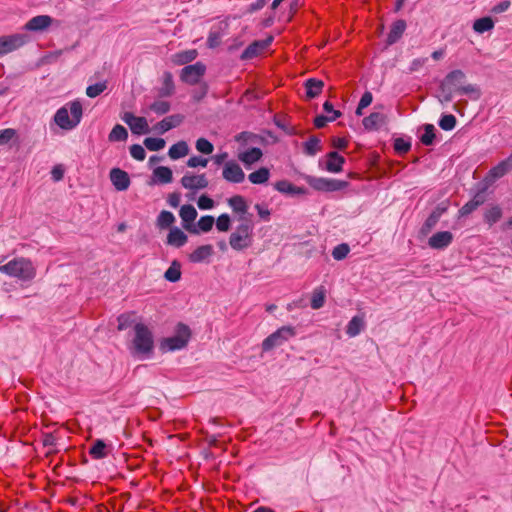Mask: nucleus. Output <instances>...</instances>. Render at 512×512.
Returning a JSON list of instances; mask_svg holds the SVG:
<instances>
[{
  "label": "nucleus",
  "instance_id": "nucleus-1",
  "mask_svg": "<svg viewBox=\"0 0 512 512\" xmlns=\"http://www.w3.org/2000/svg\"><path fill=\"white\" fill-rule=\"evenodd\" d=\"M154 349V337L151 330L143 323L134 325V337L130 352L140 359L148 358Z\"/></svg>",
  "mask_w": 512,
  "mask_h": 512
},
{
  "label": "nucleus",
  "instance_id": "nucleus-2",
  "mask_svg": "<svg viewBox=\"0 0 512 512\" xmlns=\"http://www.w3.org/2000/svg\"><path fill=\"white\" fill-rule=\"evenodd\" d=\"M0 272L24 282L32 281L36 276L32 261L24 257L14 258L5 265H0Z\"/></svg>",
  "mask_w": 512,
  "mask_h": 512
},
{
  "label": "nucleus",
  "instance_id": "nucleus-3",
  "mask_svg": "<svg viewBox=\"0 0 512 512\" xmlns=\"http://www.w3.org/2000/svg\"><path fill=\"white\" fill-rule=\"evenodd\" d=\"M82 114V104L75 100L59 108L54 115V121L60 128L72 130L80 123Z\"/></svg>",
  "mask_w": 512,
  "mask_h": 512
},
{
  "label": "nucleus",
  "instance_id": "nucleus-4",
  "mask_svg": "<svg viewBox=\"0 0 512 512\" xmlns=\"http://www.w3.org/2000/svg\"><path fill=\"white\" fill-rule=\"evenodd\" d=\"M253 240V226L249 222L241 223L235 232L230 235L229 244L237 251L244 250L251 246Z\"/></svg>",
  "mask_w": 512,
  "mask_h": 512
},
{
  "label": "nucleus",
  "instance_id": "nucleus-5",
  "mask_svg": "<svg viewBox=\"0 0 512 512\" xmlns=\"http://www.w3.org/2000/svg\"><path fill=\"white\" fill-rule=\"evenodd\" d=\"M296 335V329L293 326H282L275 332L265 338L261 344L263 352H268L275 347H279Z\"/></svg>",
  "mask_w": 512,
  "mask_h": 512
},
{
  "label": "nucleus",
  "instance_id": "nucleus-6",
  "mask_svg": "<svg viewBox=\"0 0 512 512\" xmlns=\"http://www.w3.org/2000/svg\"><path fill=\"white\" fill-rule=\"evenodd\" d=\"M466 79L465 73L460 69L449 72L440 83V89L444 94V101L450 102L453 99V93L462 85Z\"/></svg>",
  "mask_w": 512,
  "mask_h": 512
},
{
  "label": "nucleus",
  "instance_id": "nucleus-7",
  "mask_svg": "<svg viewBox=\"0 0 512 512\" xmlns=\"http://www.w3.org/2000/svg\"><path fill=\"white\" fill-rule=\"evenodd\" d=\"M190 337V328L183 323H179L175 335L163 340L162 348L168 351L180 350L188 344Z\"/></svg>",
  "mask_w": 512,
  "mask_h": 512
},
{
  "label": "nucleus",
  "instance_id": "nucleus-8",
  "mask_svg": "<svg viewBox=\"0 0 512 512\" xmlns=\"http://www.w3.org/2000/svg\"><path fill=\"white\" fill-rule=\"evenodd\" d=\"M305 180L313 189L324 192L339 191L348 186L347 181L323 177L306 176Z\"/></svg>",
  "mask_w": 512,
  "mask_h": 512
},
{
  "label": "nucleus",
  "instance_id": "nucleus-9",
  "mask_svg": "<svg viewBox=\"0 0 512 512\" xmlns=\"http://www.w3.org/2000/svg\"><path fill=\"white\" fill-rule=\"evenodd\" d=\"M206 72V66L202 62H196L182 68L180 80L189 85L198 84Z\"/></svg>",
  "mask_w": 512,
  "mask_h": 512
},
{
  "label": "nucleus",
  "instance_id": "nucleus-10",
  "mask_svg": "<svg viewBox=\"0 0 512 512\" xmlns=\"http://www.w3.org/2000/svg\"><path fill=\"white\" fill-rule=\"evenodd\" d=\"M28 41L26 34H13L0 37V56L22 47Z\"/></svg>",
  "mask_w": 512,
  "mask_h": 512
},
{
  "label": "nucleus",
  "instance_id": "nucleus-11",
  "mask_svg": "<svg viewBox=\"0 0 512 512\" xmlns=\"http://www.w3.org/2000/svg\"><path fill=\"white\" fill-rule=\"evenodd\" d=\"M222 177L227 182L238 184L244 181L245 173L237 162L230 160L223 166Z\"/></svg>",
  "mask_w": 512,
  "mask_h": 512
},
{
  "label": "nucleus",
  "instance_id": "nucleus-12",
  "mask_svg": "<svg viewBox=\"0 0 512 512\" xmlns=\"http://www.w3.org/2000/svg\"><path fill=\"white\" fill-rule=\"evenodd\" d=\"M512 170V153L504 160L500 161L496 166L492 167L487 176L486 180L494 182L497 179L502 178Z\"/></svg>",
  "mask_w": 512,
  "mask_h": 512
},
{
  "label": "nucleus",
  "instance_id": "nucleus-13",
  "mask_svg": "<svg viewBox=\"0 0 512 512\" xmlns=\"http://www.w3.org/2000/svg\"><path fill=\"white\" fill-rule=\"evenodd\" d=\"M110 180L117 191L127 190L131 183L129 174L120 168L110 170Z\"/></svg>",
  "mask_w": 512,
  "mask_h": 512
},
{
  "label": "nucleus",
  "instance_id": "nucleus-14",
  "mask_svg": "<svg viewBox=\"0 0 512 512\" xmlns=\"http://www.w3.org/2000/svg\"><path fill=\"white\" fill-rule=\"evenodd\" d=\"M453 238V234L450 231H440L429 238L428 245L432 249L442 250L452 243Z\"/></svg>",
  "mask_w": 512,
  "mask_h": 512
},
{
  "label": "nucleus",
  "instance_id": "nucleus-15",
  "mask_svg": "<svg viewBox=\"0 0 512 512\" xmlns=\"http://www.w3.org/2000/svg\"><path fill=\"white\" fill-rule=\"evenodd\" d=\"M208 180L205 174L201 175H184L181 179V185L189 190H200L208 186Z\"/></svg>",
  "mask_w": 512,
  "mask_h": 512
},
{
  "label": "nucleus",
  "instance_id": "nucleus-16",
  "mask_svg": "<svg viewBox=\"0 0 512 512\" xmlns=\"http://www.w3.org/2000/svg\"><path fill=\"white\" fill-rule=\"evenodd\" d=\"M179 215L183 221V227L192 233H197L196 228L191 226L192 222L197 217V211L195 207L190 204L183 205L180 208Z\"/></svg>",
  "mask_w": 512,
  "mask_h": 512
},
{
  "label": "nucleus",
  "instance_id": "nucleus-17",
  "mask_svg": "<svg viewBox=\"0 0 512 512\" xmlns=\"http://www.w3.org/2000/svg\"><path fill=\"white\" fill-rule=\"evenodd\" d=\"M407 24L403 19L396 20L392 23L390 31L387 35V45H393L400 40L406 30Z\"/></svg>",
  "mask_w": 512,
  "mask_h": 512
},
{
  "label": "nucleus",
  "instance_id": "nucleus-18",
  "mask_svg": "<svg viewBox=\"0 0 512 512\" xmlns=\"http://www.w3.org/2000/svg\"><path fill=\"white\" fill-rule=\"evenodd\" d=\"M183 119L184 117L180 114L167 116L156 124L155 130H157L161 134H164L167 131L179 126L182 123Z\"/></svg>",
  "mask_w": 512,
  "mask_h": 512
},
{
  "label": "nucleus",
  "instance_id": "nucleus-19",
  "mask_svg": "<svg viewBox=\"0 0 512 512\" xmlns=\"http://www.w3.org/2000/svg\"><path fill=\"white\" fill-rule=\"evenodd\" d=\"M273 38L269 37L263 41H254L250 45L246 47V49L242 52V59H252L259 55V53L265 49L272 42Z\"/></svg>",
  "mask_w": 512,
  "mask_h": 512
},
{
  "label": "nucleus",
  "instance_id": "nucleus-20",
  "mask_svg": "<svg viewBox=\"0 0 512 512\" xmlns=\"http://www.w3.org/2000/svg\"><path fill=\"white\" fill-rule=\"evenodd\" d=\"M52 23V18L48 15H38L31 18L24 26L28 31H42L48 28Z\"/></svg>",
  "mask_w": 512,
  "mask_h": 512
},
{
  "label": "nucleus",
  "instance_id": "nucleus-21",
  "mask_svg": "<svg viewBox=\"0 0 512 512\" xmlns=\"http://www.w3.org/2000/svg\"><path fill=\"white\" fill-rule=\"evenodd\" d=\"M446 212V207L437 206L427 217L421 227V233L427 235L438 223L440 217Z\"/></svg>",
  "mask_w": 512,
  "mask_h": 512
},
{
  "label": "nucleus",
  "instance_id": "nucleus-22",
  "mask_svg": "<svg viewBox=\"0 0 512 512\" xmlns=\"http://www.w3.org/2000/svg\"><path fill=\"white\" fill-rule=\"evenodd\" d=\"M386 122L387 116L379 112H373L362 120V124L367 130H378Z\"/></svg>",
  "mask_w": 512,
  "mask_h": 512
},
{
  "label": "nucleus",
  "instance_id": "nucleus-23",
  "mask_svg": "<svg viewBox=\"0 0 512 512\" xmlns=\"http://www.w3.org/2000/svg\"><path fill=\"white\" fill-rule=\"evenodd\" d=\"M326 158L325 168L327 171L331 173H338L342 171V166L345 163V158L343 156L336 151H332L326 155Z\"/></svg>",
  "mask_w": 512,
  "mask_h": 512
},
{
  "label": "nucleus",
  "instance_id": "nucleus-24",
  "mask_svg": "<svg viewBox=\"0 0 512 512\" xmlns=\"http://www.w3.org/2000/svg\"><path fill=\"white\" fill-rule=\"evenodd\" d=\"M214 253L213 246L210 244L197 247L190 255L189 260L192 263H201L207 261Z\"/></svg>",
  "mask_w": 512,
  "mask_h": 512
},
{
  "label": "nucleus",
  "instance_id": "nucleus-25",
  "mask_svg": "<svg viewBox=\"0 0 512 512\" xmlns=\"http://www.w3.org/2000/svg\"><path fill=\"white\" fill-rule=\"evenodd\" d=\"M263 156L262 150L258 147H252L238 155V159L245 165L250 166L258 162Z\"/></svg>",
  "mask_w": 512,
  "mask_h": 512
},
{
  "label": "nucleus",
  "instance_id": "nucleus-26",
  "mask_svg": "<svg viewBox=\"0 0 512 512\" xmlns=\"http://www.w3.org/2000/svg\"><path fill=\"white\" fill-rule=\"evenodd\" d=\"M485 202V196L482 193H477L475 196L464 204L459 209V216L465 217L475 211L479 206H481Z\"/></svg>",
  "mask_w": 512,
  "mask_h": 512
},
{
  "label": "nucleus",
  "instance_id": "nucleus-27",
  "mask_svg": "<svg viewBox=\"0 0 512 512\" xmlns=\"http://www.w3.org/2000/svg\"><path fill=\"white\" fill-rule=\"evenodd\" d=\"M187 235L178 227L171 228L167 236V244L180 248L187 243Z\"/></svg>",
  "mask_w": 512,
  "mask_h": 512
},
{
  "label": "nucleus",
  "instance_id": "nucleus-28",
  "mask_svg": "<svg viewBox=\"0 0 512 512\" xmlns=\"http://www.w3.org/2000/svg\"><path fill=\"white\" fill-rule=\"evenodd\" d=\"M306 89V97L309 99H313L317 97L324 87V83L322 80L316 78H309L304 83Z\"/></svg>",
  "mask_w": 512,
  "mask_h": 512
},
{
  "label": "nucleus",
  "instance_id": "nucleus-29",
  "mask_svg": "<svg viewBox=\"0 0 512 512\" xmlns=\"http://www.w3.org/2000/svg\"><path fill=\"white\" fill-rule=\"evenodd\" d=\"M174 91H175V85H174L173 75L171 72L166 71L163 74L162 86L160 87L159 92H158L159 96L169 97V96L173 95Z\"/></svg>",
  "mask_w": 512,
  "mask_h": 512
},
{
  "label": "nucleus",
  "instance_id": "nucleus-30",
  "mask_svg": "<svg viewBox=\"0 0 512 512\" xmlns=\"http://www.w3.org/2000/svg\"><path fill=\"white\" fill-rule=\"evenodd\" d=\"M197 55L196 49L181 51L172 56V61L176 65H185L195 60Z\"/></svg>",
  "mask_w": 512,
  "mask_h": 512
},
{
  "label": "nucleus",
  "instance_id": "nucleus-31",
  "mask_svg": "<svg viewBox=\"0 0 512 512\" xmlns=\"http://www.w3.org/2000/svg\"><path fill=\"white\" fill-rule=\"evenodd\" d=\"M325 298H326V289L324 286H318L313 290L312 297H311V308L318 310L322 308L325 304Z\"/></svg>",
  "mask_w": 512,
  "mask_h": 512
},
{
  "label": "nucleus",
  "instance_id": "nucleus-32",
  "mask_svg": "<svg viewBox=\"0 0 512 512\" xmlns=\"http://www.w3.org/2000/svg\"><path fill=\"white\" fill-rule=\"evenodd\" d=\"M365 326L364 319L360 316H354L346 327V333L349 337H355L363 330Z\"/></svg>",
  "mask_w": 512,
  "mask_h": 512
},
{
  "label": "nucleus",
  "instance_id": "nucleus-33",
  "mask_svg": "<svg viewBox=\"0 0 512 512\" xmlns=\"http://www.w3.org/2000/svg\"><path fill=\"white\" fill-rule=\"evenodd\" d=\"M321 141L317 136H311L306 142L303 143L304 153L308 156H314L321 151Z\"/></svg>",
  "mask_w": 512,
  "mask_h": 512
},
{
  "label": "nucleus",
  "instance_id": "nucleus-34",
  "mask_svg": "<svg viewBox=\"0 0 512 512\" xmlns=\"http://www.w3.org/2000/svg\"><path fill=\"white\" fill-rule=\"evenodd\" d=\"M189 152L188 145L185 141L177 142L176 144H173L169 151L168 155L171 159L176 160L179 158H182L186 156Z\"/></svg>",
  "mask_w": 512,
  "mask_h": 512
},
{
  "label": "nucleus",
  "instance_id": "nucleus-35",
  "mask_svg": "<svg viewBox=\"0 0 512 512\" xmlns=\"http://www.w3.org/2000/svg\"><path fill=\"white\" fill-rule=\"evenodd\" d=\"M269 178L270 171L266 167H261L248 175V179L252 184H264Z\"/></svg>",
  "mask_w": 512,
  "mask_h": 512
},
{
  "label": "nucleus",
  "instance_id": "nucleus-36",
  "mask_svg": "<svg viewBox=\"0 0 512 512\" xmlns=\"http://www.w3.org/2000/svg\"><path fill=\"white\" fill-rule=\"evenodd\" d=\"M153 175L156 178L157 182L161 184H167L172 182L173 174L172 170L166 166H159L154 169Z\"/></svg>",
  "mask_w": 512,
  "mask_h": 512
},
{
  "label": "nucleus",
  "instance_id": "nucleus-37",
  "mask_svg": "<svg viewBox=\"0 0 512 512\" xmlns=\"http://www.w3.org/2000/svg\"><path fill=\"white\" fill-rule=\"evenodd\" d=\"M503 212L500 206L494 205L484 213V221L492 226L502 218Z\"/></svg>",
  "mask_w": 512,
  "mask_h": 512
},
{
  "label": "nucleus",
  "instance_id": "nucleus-38",
  "mask_svg": "<svg viewBox=\"0 0 512 512\" xmlns=\"http://www.w3.org/2000/svg\"><path fill=\"white\" fill-rule=\"evenodd\" d=\"M164 278L172 283H175L181 278V264L174 260L170 267L165 271Z\"/></svg>",
  "mask_w": 512,
  "mask_h": 512
},
{
  "label": "nucleus",
  "instance_id": "nucleus-39",
  "mask_svg": "<svg viewBox=\"0 0 512 512\" xmlns=\"http://www.w3.org/2000/svg\"><path fill=\"white\" fill-rule=\"evenodd\" d=\"M93 459H103L107 456V445L102 440H96L89 450Z\"/></svg>",
  "mask_w": 512,
  "mask_h": 512
},
{
  "label": "nucleus",
  "instance_id": "nucleus-40",
  "mask_svg": "<svg viewBox=\"0 0 512 512\" xmlns=\"http://www.w3.org/2000/svg\"><path fill=\"white\" fill-rule=\"evenodd\" d=\"M228 205L236 213L245 214L247 212V204L243 196L235 195L228 199Z\"/></svg>",
  "mask_w": 512,
  "mask_h": 512
},
{
  "label": "nucleus",
  "instance_id": "nucleus-41",
  "mask_svg": "<svg viewBox=\"0 0 512 512\" xmlns=\"http://www.w3.org/2000/svg\"><path fill=\"white\" fill-rule=\"evenodd\" d=\"M128 138L126 128L120 124H116L109 133L108 139L110 142L125 141Z\"/></svg>",
  "mask_w": 512,
  "mask_h": 512
},
{
  "label": "nucleus",
  "instance_id": "nucleus-42",
  "mask_svg": "<svg viewBox=\"0 0 512 512\" xmlns=\"http://www.w3.org/2000/svg\"><path fill=\"white\" fill-rule=\"evenodd\" d=\"M494 27V22L490 17H482L477 19L473 24V29L477 33L490 31Z\"/></svg>",
  "mask_w": 512,
  "mask_h": 512
},
{
  "label": "nucleus",
  "instance_id": "nucleus-43",
  "mask_svg": "<svg viewBox=\"0 0 512 512\" xmlns=\"http://www.w3.org/2000/svg\"><path fill=\"white\" fill-rule=\"evenodd\" d=\"M423 129H424V133L420 137V140L424 145L430 146L434 143V140L436 137V134H435L436 129L433 124H425L423 126Z\"/></svg>",
  "mask_w": 512,
  "mask_h": 512
},
{
  "label": "nucleus",
  "instance_id": "nucleus-44",
  "mask_svg": "<svg viewBox=\"0 0 512 512\" xmlns=\"http://www.w3.org/2000/svg\"><path fill=\"white\" fill-rule=\"evenodd\" d=\"M175 221V217L172 212L163 210L157 217V225L161 229L170 227Z\"/></svg>",
  "mask_w": 512,
  "mask_h": 512
},
{
  "label": "nucleus",
  "instance_id": "nucleus-45",
  "mask_svg": "<svg viewBox=\"0 0 512 512\" xmlns=\"http://www.w3.org/2000/svg\"><path fill=\"white\" fill-rule=\"evenodd\" d=\"M130 129L134 134H146L149 132V126L146 118L138 117L130 125Z\"/></svg>",
  "mask_w": 512,
  "mask_h": 512
},
{
  "label": "nucleus",
  "instance_id": "nucleus-46",
  "mask_svg": "<svg viewBox=\"0 0 512 512\" xmlns=\"http://www.w3.org/2000/svg\"><path fill=\"white\" fill-rule=\"evenodd\" d=\"M145 147L150 151H159L165 147L163 138L148 137L144 140Z\"/></svg>",
  "mask_w": 512,
  "mask_h": 512
},
{
  "label": "nucleus",
  "instance_id": "nucleus-47",
  "mask_svg": "<svg viewBox=\"0 0 512 512\" xmlns=\"http://www.w3.org/2000/svg\"><path fill=\"white\" fill-rule=\"evenodd\" d=\"M457 123L456 117L452 114H444L439 120V126L445 131H451L455 128Z\"/></svg>",
  "mask_w": 512,
  "mask_h": 512
},
{
  "label": "nucleus",
  "instance_id": "nucleus-48",
  "mask_svg": "<svg viewBox=\"0 0 512 512\" xmlns=\"http://www.w3.org/2000/svg\"><path fill=\"white\" fill-rule=\"evenodd\" d=\"M171 105L168 101L158 100L150 105V110L157 115H164L170 111Z\"/></svg>",
  "mask_w": 512,
  "mask_h": 512
},
{
  "label": "nucleus",
  "instance_id": "nucleus-49",
  "mask_svg": "<svg viewBox=\"0 0 512 512\" xmlns=\"http://www.w3.org/2000/svg\"><path fill=\"white\" fill-rule=\"evenodd\" d=\"M341 115V112H334V115L329 116L318 115L314 119V125L318 129L323 128L328 122L335 121Z\"/></svg>",
  "mask_w": 512,
  "mask_h": 512
},
{
  "label": "nucleus",
  "instance_id": "nucleus-50",
  "mask_svg": "<svg viewBox=\"0 0 512 512\" xmlns=\"http://www.w3.org/2000/svg\"><path fill=\"white\" fill-rule=\"evenodd\" d=\"M107 88L106 82H98L86 88V94L90 98L99 96Z\"/></svg>",
  "mask_w": 512,
  "mask_h": 512
},
{
  "label": "nucleus",
  "instance_id": "nucleus-51",
  "mask_svg": "<svg viewBox=\"0 0 512 512\" xmlns=\"http://www.w3.org/2000/svg\"><path fill=\"white\" fill-rule=\"evenodd\" d=\"M350 252L349 245L346 243H342L334 247L332 250V256L335 260H343L347 257Z\"/></svg>",
  "mask_w": 512,
  "mask_h": 512
},
{
  "label": "nucleus",
  "instance_id": "nucleus-52",
  "mask_svg": "<svg viewBox=\"0 0 512 512\" xmlns=\"http://www.w3.org/2000/svg\"><path fill=\"white\" fill-rule=\"evenodd\" d=\"M133 314L132 313H124L118 316L117 322H118V330L122 331L127 329L132 325L134 320L132 319Z\"/></svg>",
  "mask_w": 512,
  "mask_h": 512
},
{
  "label": "nucleus",
  "instance_id": "nucleus-53",
  "mask_svg": "<svg viewBox=\"0 0 512 512\" xmlns=\"http://www.w3.org/2000/svg\"><path fill=\"white\" fill-rule=\"evenodd\" d=\"M196 149L204 154H211L214 150L213 144L205 138H199L196 141Z\"/></svg>",
  "mask_w": 512,
  "mask_h": 512
},
{
  "label": "nucleus",
  "instance_id": "nucleus-54",
  "mask_svg": "<svg viewBox=\"0 0 512 512\" xmlns=\"http://www.w3.org/2000/svg\"><path fill=\"white\" fill-rule=\"evenodd\" d=\"M214 222H215V220H214L213 216L206 215V216H202L198 220L197 225L202 232H208L212 229Z\"/></svg>",
  "mask_w": 512,
  "mask_h": 512
},
{
  "label": "nucleus",
  "instance_id": "nucleus-55",
  "mask_svg": "<svg viewBox=\"0 0 512 512\" xmlns=\"http://www.w3.org/2000/svg\"><path fill=\"white\" fill-rule=\"evenodd\" d=\"M17 137V132L13 128L0 130V145L8 144L12 139Z\"/></svg>",
  "mask_w": 512,
  "mask_h": 512
},
{
  "label": "nucleus",
  "instance_id": "nucleus-56",
  "mask_svg": "<svg viewBox=\"0 0 512 512\" xmlns=\"http://www.w3.org/2000/svg\"><path fill=\"white\" fill-rule=\"evenodd\" d=\"M231 225V220L228 214H221L216 221V228L221 232H226L229 230Z\"/></svg>",
  "mask_w": 512,
  "mask_h": 512
},
{
  "label": "nucleus",
  "instance_id": "nucleus-57",
  "mask_svg": "<svg viewBox=\"0 0 512 512\" xmlns=\"http://www.w3.org/2000/svg\"><path fill=\"white\" fill-rule=\"evenodd\" d=\"M411 149V143L403 138H397L394 141V150L399 154H405Z\"/></svg>",
  "mask_w": 512,
  "mask_h": 512
},
{
  "label": "nucleus",
  "instance_id": "nucleus-58",
  "mask_svg": "<svg viewBox=\"0 0 512 512\" xmlns=\"http://www.w3.org/2000/svg\"><path fill=\"white\" fill-rule=\"evenodd\" d=\"M130 154L138 161H143L146 157L145 149L139 144H133L130 146Z\"/></svg>",
  "mask_w": 512,
  "mask_h": 512
},
{
  "label": "nucleus",
  "instance_id": "nucleus-59",
  "mask_svg": "<svg viewBox=\"0 0 512 512\" xmlns=\"http://www.w3.org/2000/svg\"><path fill=\"white\" fill-rule=\"evenodd\" d=\"M274 188L281 193L291 194L294 185L287 180H280L274 184Z\"/></svg>",
  "mask_w": 512,
  "mask_h": 512
},
{
  "label": "nucleus",
  "instance_id": "nucleus-60",
  "mask_svg": "<svg viewBox=\"0 0 512 512\" xmlns=\"http://www.w3.org/2000/svg\"><path fill=\"white\" fill-rule=\"evenodd\" d=\"M197 204L201 210H209L214 207V200L207 195H201Z\"/></svg>",
  "mask_w": 512,
  "mask_h": 512
},
{
  "label": "nucleus",
  "instance_id": "nucleus-61",
  "mask_svg": "<svg viewBox=\"0 0 512 512\" xmlns=\"http://www.w3.org/2000/svg\"><path fill=\"white\" fill-rule=\"evenodd\" d=\"M457 92L462 95L476 94L479 96V88L473 84L461 85L457 88Z\"/></svg>",
  "mask_w": 512,
  "mask_h": 512
},
{
  "label": "nucleus",
  "instance_id": "nucleus-62",
  "mask_svg": "<svg viewBox=\"0 0 512 512\" xmlns=\"http://www.w3.org/2000/svg\"><path fill=\"white\" fill-rule=\"evenodd\" d=\"M207 163H208V160L205 159V158H202L200 156H192L191 158H189V160L187 161V165L191 168H195V167H198V166H201V167H206L207 166Z\"/></svg>",
  "mask_w": 512,
  "mask_h": 512
},
{
  "label": "nucleus",
  "instance_id": "nucleus-63",
  "mask_svg": "<svg viewBox=\"0 0 512 512\" xmlns=\"http://www.w3.org/2000/svg\"><path fill=\"white\" fill-rule=\"evenodd\" d=\"M372 100H373L372 93L369 91L364 92L359 103H358L360 105V109H364V108L368 107L372 103Z\"/></svg>",
  "mask_w": 512,
  "mask_h": 512
},
{
  "label": "nucleus",
  "instance_id": "nucleus-64",
  "mask_svg": "<svg viewBox=\"0 0 512 512\" xmlns=\"http://www.w3.org/2000/svg\"><path fill=\"white\" fill-rule=\"evenodd\" d=\"M64 169L61 165H56L51 170V177L54 181H60L63 179Z\"/></svg>",
  "mask_w": 512,
  "mask_h": 512
}]
</instances>
